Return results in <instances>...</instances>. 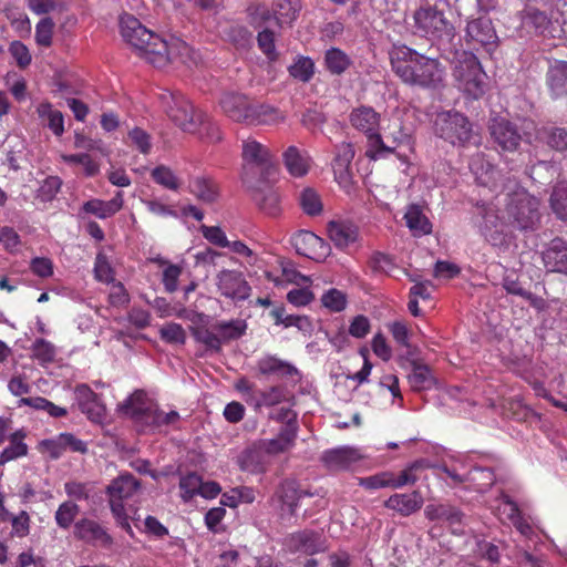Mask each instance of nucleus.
I'll list each match as a JSON object with an SVG mask.
<instances>
[{"mask_svg":"<svg viewBox=\"0 0 567 567\" xmlns=\"http://www.w3.org/2000/svg\"><path fill=\"white\" fill-rule=\"evenodd\" d=\"M121 34L131 44L138 55L155 68H164L174 60L189 55V45L176 38L171 41L146 29L135 17L124 16L121 18Z\"/></svg>","mask_w":567,"mask_h":567,"instance_id":"1","label":"nucleus"},{"mask_svg":"<svg viewBox=\"0 0 567 567\" xmlns=\"http://www.w3.org/2000/svg\"><path fill=\"white\" fill-rule=\"evenodd\" d=\"M394 74L405 84L436 89L445 76V68L436 58L426 56L405 44H394L389 52Z\"/></svg>","mask_w":567,"mask_h":567,"instance_id":"2","label":"nucleus"},{"mask_svg":"<svg viewBox=\"0 0 567 567\" xmlns=\"http://www.w3.org/2000/svg\"><path fill=\"white\" fill-rule=\"evenodd\" d=\"M457 87L473 100L481 99L487 90V75L477 56L467 51L458 54L454 68Z\"/></svg>","mask_w":567,"mask_h":567,"instance_id":"3","label":"nucleus"},{"mask_svg":"<svg viewBox=\"0 0 567 567\" xmlns=\"http://www.w3.org/2000/svg\"><path fill=\"white\" fill-rule=\"evenodd\" d=\"M349 121L354 130L367 137V157L377 159L382 152H391L392 148L388 147L380 134L381 115L372 106L361 105L353 109L349 115Z\"/></svg>","mask_w":567,"mask_h":567,"instance_id":"4","label":"nucleus"},{"mask_svg":"<svg viewBox=\"0 0 567 567\" xmlns=\"http://www.w3.org/2000/svg\"><path fill=\"white\" fill-rule=\"evenodd\" d=\"M414 33L431 41L451 42L455 28L442 10L435 6H424L413 14Z\"/></svg>","mask_w":567,"mask_h":567,"instance_id":"5","label":"nucleus"},{"mask_svg":"<svg viewBox=\"0 0 567 567\" xmlns=\"http://www.w3.org/2000/svg\"><path fill=\"white\" fill-rule=\"evenodd\" d=\"M434 133L452 145L462 147L468 145L474 137L473 124L468 117L455 110L436 114Z\"/></svg>","mask_w":567,"mask_h":567,"instance_id":"6","label":"nucleus"},{"mask_svg":"<svg viewBox=\"0 0 567 567\" xmlns=\"http://www.w3.org/2000/svg\"><path fill=\"white\" fill-rule=\"evenodd\" d=\"M505 212L508 225L520 231L535 230L540 221L539 202L526 192L513 194Z\"/></svg>","mask_w":567,"mask_h":567,"instance_id":"7","label":"nucleus"},{"mask_svg":"<svg viewBox=\"0 0 567 567\" xmlns=\"http://www.w3.org/2000/svg\"><path fill=\"white\" fill-rule=\"evenodd\" d=\"M241 156L245 162L244 183L246 173L250 178H255L257 172L260 173V178H269L276 173L269 148L255 138L248 137L243 142Z\"/></svg>","mask_w":567,"mask_h":567,"instance_id":"8","label":"nucleus"},{"mask_svg":"<svg viewBox=\"0 0 567 567\" xmlns=\"http://www.w3.org/2000/svg\"><path fill=\"white\" fill-rule=\"evenodd\" d=\"M164 99H168L166 113L184 132L195 133L200 130L204 118V112L194 107V105L181 93H169Z\"/></svg>","mask_w":567,"mask_h":567,"instance_id":"9","label":"nucleus"},{"mask_svg":"<svg viewBox=\"0 0 567 567\" xmlns=\"http://www.w3.org/2000/svg\"><path fill=\"white\" fill-rule=\"evenodd\" d=\"M488 132L495 148L502 153L518 151L523 141L517 125L503 116H494L489 120Z\"/></svg>","mask_w":567,"mask_h":567,"instance_id":"10","label":"nucleus"},{"mask_svg":"<svg viewBox=\"0 0 567 567\" xmlns=\"http://www.w3.org/2000/svg\"><path fill=\"white\" fill-rule=\"evenodd\" d=\"M269 178H250L246 173L245 185L251 192V198L259 209L271 217L280 214V197L278 192L268 183Z\"/></svg>","mask_w":567,"mask_h":567,"instance_id":"11","label":"nucleus"},{"mask_svg":"<svg viewBox=\"0 0 567 567\" xmlns=\"http://www.w3.org/2000/svg\"><path fill=\"white\" fill-rule=\"evenodd\" d=\"M465 41L467 44L482 47L492 52L497 47L498 37L489 17L481 16L467 21L465 28Z\"/></svg>","mask_w":567,"mask_h":567,"instance_id":"12","label":"nucleus"},{"mask_svg":"<svg viewBox=\"0 0 567 567\" xmlns=\"http://www.w3.org/2000/svg\"><path fill=\"white\" fill-rule=\"evenodd\" d=\"M290 243L297 254L318 262L324 261L331 252L330 244L310 230H298Z\"/></svg>","mask_w":567,"mask_h":567,"instance_id":"13","label":"nucleus"},{"mask_svg":"<svg viewBox=\"0 0 567 567\" xmlns=\"http://www.w3.org/2000/svg\"><path fill=\"white\" fill-rule=\"evenodd\" d=\"M140 487V481L132 474H123L114 478L106 487L111 512L124 509L125 502L133 498Z\"/></svg>","mask_w":567,"mask_h":567,"instance_id":"14","label":"nucleus"},{"mask_svg":"<svg viewBox=\"0 0 567 567\" xmlns=\"http://www.w3.org/2000/svg\"><path fill=\"white\" fill-rule=\"evenodd\" d=\"M74 396L80 411L92 422H101L105 416V405L101 395L87 384L81 383L74 388Z\"/></svg>","mask_w":567,"mask_h":567,"instance_id":"15","label":"nucleus"},{"mask_svg":"<svg viewBox=\"0 0 567 567\" xmlns=\"http://www.w3.org/2000/svg\"><path fill=\"white\" fill-rule=\"evenodd\" d=\"M217 287L223 296L233 300H246L251 290L241 272L228 269L217 275Z\"/></svg>","mask_w":567,"mask_h":567,"instance_id":"16","label":"nucleus"},{"mask_svg":"<svg viewBox=\"0 0 567 567\" xmlns=\"http://www.w3.org/2000/svg\"><path fill=\"white\" fill-rule=\"evenodd\" d=\"M74 535L80 540L103 548H111L114 543L107 530L100 523L90 518H82L75 523Z\"/></svg>","mask_w":567,"mask_h":567,"instance_id":"17","label":"nucleus"},{"mask_svg":"<svg viewBox=\"0 0 567 567\" xmlns=\"http://www.w3.org/2000/svg\"><path fill=\"white\" fill-rule=\"evenodd\" d=\"M219 105L231 121L248 124L254 103L246 95L234 92L225 93Z\"/></svg>","mask_w":567,"mask_h":567,"instance_id":"18","label":"nucleus"},{"mask_svg":"<svg viewBox=\"0 0 567 567\" xmlns=\"http://www.w3.org/2000/svg\"><path fill=\"white\" fill-rule=\"evenodd\" d=\"M41 447L49 453L53 460L60 458L65 452L86 453V443L78 439L72 433H60L53 439H47L41 442Z\"/></svg>","mask_w":567,"mask_h":567,"instance_id":"19","label":"nucleus"},{"mask_svg":"<svg viewBox=\"0 0 567 567\" xmlns=\"http://www.w3.org/2000/svg\"><path fill=\"white\" fill-rule=\"evenodd\" d=\"M323 465L330 471L349 470L353 464L362 460L358 449L350 446H340L326 450L320 457Z\"/></svg>","mask_w":567,"mask_h":567,"instance_id":"20","label":"nucleus"},{"mask_svg":"<svg viewBox=\"0 0 567 567\" xmlns=\"http://www.w3.org/2000/svg\"><path fill=\"white\" fill-rule=\"evenodd\" d=\"M508 221L503 220L493 209H485L481 233L484 238L494 247L504 246L507 243Z\"/></svg>","mask_w":567,"mask_h":567,"instance_id":"21","label":"nucleus"},{"mask_svg":"<svg viewBox=\"0 0 567 567\" xmlns=\"http://www.w3.org/2000/svg\"><path fill=\"white\" fill-rule=\"evenodd\" d=\"M327 234L340 250H346L359 239L358 226L348 220H330L327 224Z\"/></svg>","mask_w":567,"mask_h":567,"instance_id":"22","label":"nucleus"},{"mask_svg":"<svg viewBox=\"0 0 567 567\" xmlns=\"http://www.w3.org/2000/svg\"><path fill=\"white\" fill-rule=\"evenodd\" d=\"M423 504L424 498L419 489L411 493H395L383 503L384 507L399 513L403 517L419 512Z\"/></svg>","mask_w":567,"mask_h":567,"instance_id":"23","label":"nucleus"},{"mask_svg":"<svg viewBox=\"0 0 567 567\" xmlns=\"http://www.w3.org/2000/svg\"><path fill=\"white\" fill-rule=\"evenodd\" d=\"M236 463L240 471L250 474H262L267 470L265 453L258 442H254L244 449L238 454Z\"/></svg>","mask_w":567,"mask_h":567,"instance_id":"24","label":"nucleus"},{"mask_svg":"<svg viewBox=\"0 0 567 567\" xmlns=\"http://www.w3.org/2000/svg\"><path fill=\"white\" fill-rule=\"evenodd\" d=\"M523 25L529 30H533L535 34L546 35L549 33L551 28V17L547 9H540L539 7L528 3L522 12Z\"/></svg>","mask_w":567,"mask_h":567,"instance_id":"25","label":"nucleus"},{"mask_svg":"<svg viewBox=\"0 0 567 567\" xmlns=\"http://www.w3.org/2000/svg\"><path fill=\"white\" fill-rule=\"evenodd\" d=\"M543 261L548 271L567 274V243L554 238L543 251Z\"/></svg>","mask_w":567,"mask_h":567,"instance_id":"26","label":"nucleus"},{"mask_svg":"<svg viewBox=\"0 0 567 567\" xmlns=\"http://www.w3.org/2000/svg\"><path fill=\"white\" fill-rule=\"evenodd\" d=\"M354 146L351 143H341L337 146L332 169L336 181L346 185L351 181V164L354 157Z\"/></svg>","mask_w":567,"mask_h":567,"instance_id":"27","label":"nucleus"},{"mask_svg":"<svg viewBox=\"0 0 567 567\" xmlns=\"http://www.w3.org/2000/svg\"><path fill=\"white\" fill-rule=\"evenodd\" d=\"M290 544L292 550L310 556L326 550V543L321 534L310 529L293 533L290 536Z\"/></svg>","mask_w":567,"mask_h":567,"instance_id":"28","label":"nucleus"},{"mask_svg":"<svg viewBox=\"0 0 567 567\" xmlns=\"http://www.w3.org/2000/svg\"><path fill=\"white\" fill-rule=\"evenodd\" d=\"M546 84L551 99L567 97V61H555L549 65Z\"/></svg>","mask_w":567,"mask_h":567,"instance_id":"29","label":"nucleus"},{"mask_svg":"<svg viewBox=\"0 0 567 567\" xmlns=\"http://www.w3.org/2000/svg\"><path fill=\"white\" fill-rule=\"evenodd\" d=\"M256 369L261 375H276L278 378L292 377L297 373V369L292 364L275 355L260 358L257 361Z\"/></svg>","mask_w":567,"mask_h":567,"instance_id":"30","label":"nucleus"},{"mask_svg":"<svg viewBox=\"0 0 567 567\" xmlns=\"http://www.w3.org/2000/svg\"><path fill=\"white\" fill-rule=\"evenodd\" d=\"M284 163L290 175L305 176L310 168V156L296 146H289L284 153Z\"/></svg>","mask_w":567,"mask_h":567,"instance_id":"31","label":"nucleus"},{"mask_svg":"<svg viewBox=\"0 0 567 567\" xmlns=\"http://www.w3.org/2000/svg\"><path fill=\"white\" fill-rule=\"evenodd\" d=\"M286 120V114L269 104H254L249 125H275Z\"/></svg>","mask_w":567,"mask_h":567,"instance_id":"32","label":"nucleus"},{"mask_svg":"<svg viewBox=\"0 0 567 567\" xmlns=\"http://www.w3.org/2000/svg\"><path fill=\"white\" fill-rule=\"evenodd\" d=\"M189 192L204 203H214L219 195L217 183L207 176H196L189 182Z\"/></svg>","mask_w":567,"mask_h":567,"instance_id":"33","label":"nucleus"},{"mask_svg":"<svg viewBox=\"0 0 567 567\" xmlns=\"http://www.w3.org/2000/svg\"><path fill=\"white\" fill-rule=\"evenodd\" d=\"M278 496L281 502V511L293 516L299 506L302 494L296 481L286 480L279 487Z\"/></svg>","mask_w":567,"mask_h":567,"instance_id":"34","label":"nucleus"},{"mask_svg":"<svg viewBox=\"0 0 567 567\" xmlns=\"http://www.w3.org/2000/svg\"><path fill=\"white\" fill-rule=\"evenodd\" d=\"M406 226L414 236L427 235L432 231V224L429 218L423 214L422 208L416 204L408 206L404 214Z\"/></svg>","mask_w":567,"mask_h":567,"instance_id":"35","label":"nucleus"},{"mask_svg":"<svg viewBox=\"0 0 567 567\" xmlns=\"http://www.w3.org/2000/svg\"><path fill=\"white\" fill-rule=\"evenodd\" d=\"M412 371L409 374V383L413 391H424L435 384V378L427 364L412 361Z\"/></svg>","mask_w":567,"mask_h":567,"instance_id":"36","label":"nucleus"},{"mask_svg":"<svg viewBox=\"0 0 567 567\" xmlns=\"http://www.w3.org/2000/svg\"><path fill=\"white\" fill-rule=\"evenodd\" d=\"M151 404L146 402V394L142 390L131 394L122 405L124 414L128 415L136 422H142L150 410Z\"/></svg>","mask_w":567,"mask_h":567,"instance_id":"37","label":"nucleus"},{"mask_svg":"<svg viewBox=\"0 0 567 567\" xmlns=\"http://www.w3.org/2000/svg\"><path fill=\"white\" fill-rule=\"evenodd\" d=\"M25 436L27 433L23 430H18L8 437L9 445L0 453V464L3 465L28 454Z\"/></svg>","mask_w":567,"mask_h":567,"instance_id":"38","label":"nucleus"},{"mask_svg":"<svg viewBox=\"0 0 567 567\" xmlns=\"http://www.w3.org/2000/svg\"><path fill=\"white\" fill-rule=\"evenodd\" d=\"M301 9L300 0H274L272 13L278 24L291 23Z\"/></svg>","mask_w":567,"mask_h":567,"instance_id":"39","label":"nucleus"},{"mask_svg":"<svg viewBox=\"0 0 567 567\" xmlns=\"http://www.w3.org/2000/svg\"><path fill=\"white\" fill-rule=\"evenodd\" d=\"M544 143L549 150L566 154L567 153V128L563 126H547L540 130Z\"/></svg>","mask_w":567,"mask_h":567,"instance_id":"40","label":"nucleus"},{"mask_svg":"<svg viewBox=\"0 0 567 567\" xmlns=\"http://www.w3.org/2000/svg\"><path fill=\"white\" fill-rule=\"evenodd\" d=\"M285 400V390L281 385H274L267 390H257L255 396L249 399L250 406L256 411L262 406H274Z\"/></svg>","mask_w":567,"mask_h":567,"instance_id":"41","label":"nucleus"},{"mask_svg":"<svg viewBox=\"0 0 567 567\" xmlns=\"http://www.w3.org/2000/svg\"><path fill=\"white\" fill-rule=\"evenodd\" d=\"M351 64L350 56L339 48H330L324 53V65L332 75L343 74Z\"/></svg>","mask_w":567,"mask_h":567,"instance_id":"42","label":"nucleus"},{"mask_svg":"<svg viewBox=\"0 0 567 567\" xmlns=\"http://www.w3.org/2000/svg\"><path fill=\"white\" fill-rule=\"evenodd\" d=\"M298 203L302 212L309 217H317L323 212L321 196L315 188H303L298 196Z\"/></svg>","mask_w":567,"mask_h":567,"instance_id":"43","label":"nucleus"},{"mask_svg":"<svg viewBox=\"0 0 567 567\" xmlns=\"http://www.w3.org/2000/svg\"><path fill=\"white\" fill-rule=\"evenodd\" d=\"M37 113L40 118L48 121V127L56 136L64 133V117L62 112L54 110L50 102H42L37 107Z\"/></svg>","mask_w":567,"mask_h":567,"instance_id":"44","label":"nucleus"},{"mask_svg":"<svg viewBox=\"0 0 567 567\" xmlns=\"http://www.w3.org/2000/svg\"><path fill=\"white\" fill-rule=\"evenodd\" d=\"M213 329L218 332L223 343L241 338L246 332L247 323L240 319L218 321L213 326Z\"/></svg>","mask_w":567,"mask_h":567,"instance_id":"45","label":"nucleus"},{"mask_svg":"<svg viewBox=\"0 0 567 567\" xmlns=\"http://www.w3.org/2000/svg\"><path fill=\"white\" fill-rule=\"evenodd\" d=\"M549 205L557 218L567 221V182H558L553 187Z\"/></svg>","mask_w":567,"mask_h":567,"instance_id":"46","label":"nucleus"},{"mask_svg":"<svg viewBox=\"0 0 567 567\" xmlns=\"http://www.w3.org/2000/svg\"><path fill=\"white\" fill-rule=\"evenodd\" d=\"M179 420V414L176 411L164 412L151 405L144 420L141 422L152 429H161L164 425H172Z\"/></svg>","mask_w":567,"mask_h":567,"instance_id":"47","label":"nucleus"},{"mask_svg":"<svg viewBox=\"0 0 567 567\" xmlns=\"http://www.w3.org/2000/svg\"><path fill=\"white\" fill-rule=\"evenodd\" d=\"M368 267L374 275H390L396 268V265L391 255L373 251L368 259Z\"/></svg>","mask_w":567,"mask_h":567,"instance_id":"48","label":"nucleus"},{"mask_svg":"<svg viewBox=\"0 0 567 567\" xmlns=\"http://www.w3.org/2000/svg\"><path fill=\"white\" fill-rule=\"evenodd\" d=\"M32 358L35 359L41 364L51 363L54 361L56 355L55 346L43 339H35L31 346Z\"/></svg>","mask_w":567,"mask_h":567,"instance_id":"49","label":"nucleus"},{"mask_svg":"<svg viewBox=\"0 0 567 567\" xmlns=\"http://www.w3.org/2000/svg\"><path fill=\"white\" fill-rule=\"evenodd\" d=\"M155 261L159 266H166L163 271L162 282L165 290L169 293H173L177 290L178 287V278L182 275V267L178 265L169 264L167 260L163 258H156Z\"/></svg>","mask_w":567,"mask_h":567,"instance_id":"50","label":"nucleus"},{"mask_svg":"<svg viewBox=\"0 0 567 567\" xmlns=\"http://www.w3.org/2000/svg\"><path fill=\"white\" fill-rule=\"evenodd\" d=\"M289 74L303 83L309 82L315 74V63L308 56H299L297 61L289 66Z\"/></svg>","mask_w":567,"mask_h":567,"instance_id":"51","label":"nucleus"},{"mask_svg":"<svg viewBox=\"0 0 567 567\" xmlns=\"http://www.w3.org/2000/svg\"><path fill=\"white\" fill-rule=\"evenodd\" d=\"M153 181L169 190H177L181 186L175 173L165 165H158L151 172Z\"/></svg>","mask_w":567,"mask_h":567,"instance_id":"52","label":"nucleus"},{"mask_svg":"<svg viewBox=\"0 0 567 567\" xmlns=\"http://www.w3.org/2000/svg\"><path fill=\"white\" fill-rule=\"evenodd\" d=\"M321 303L331 312H341L348 303L347 295L337 288H330L321 296Z\"/></svg>","mask_w":567,"mask_h":567,"instance_id":"53","label":"nucleus"},{"mask_svg":"<svg viewBox=\"0 0 567 567\" xmlns=\"http://www.w3.org/2000/svg\"><path fill=\"white\" fill-rule=\"evenodd\" d=\"M194 339L203 343L206 349L219 352L221 350V338H219L218 332H214L206 327H197L193 329L192 332Z\"/></svg>","mask_w":567,"mask_h":567,"instance_id":"54","label":"nucleus"},{"mask_svg":"<svg viewBox=\"0 0 567 567\" xmlns=\"http://www.w3.org/2000/svg\"><path fill=\"white\" fill-rule=\"evenodd\" d=\"M79 512L80 508L75 503L70 501L63 502L55 512L56 525L63 529L70 528Z\"/></svg>","mask_w":567,"mask_h":567,"instance_id":"55","label":"nucleus"},{"mask_svg":"<svg viewBox=\"0 0 567 567\" xmlns=\"http://www.w3.org/2000/svg\"><path fill=\"white\" fill-rule=\"evenodd\" d=\"M62 161L69 164H79L84 167L85 175L95 176L100 171V165L87 153L62 155Z\"/></svg>","mask_w":567,"mask_h":567,"instance_id":"56","label":"nucleus"},{"mask_svg":"<svg viewBox=\"0 0 567 567\" xmlns=\"http://www.w3.org/2000/svg\"><path fill=\"white\" fill-rule=\"evenodd\" d=\"M54 25L53 20L49 17L37 23L34 39L38 45L49 48L52 44Z\"/></svg>","mask_w":567,"mask_h":567,"instance_id":"57","label":"nucleus"},{"mask_svg":"<svg viewBox=\"0 0 567 567\" xmlns=\"http://www.w3.org/2000/svg\"><path fill=\"white\" fill-rule=\"evenodd\" d=\"M179 488L184 501L192 499L199 494L202 488V477L196 473H188L181 477Z\"/></svg>","mask_w":567,"mask_h":567,"instance_id":"58","label":"nucleus"},{"mask_svg":"<svg viewBox=\"0 0 567 567\" xmlns=\"http://www.w3.org/2000/svg\"><path fill=\"white\" fill-rule=\"evenodd\" d=\"M358 484L368 491L386 487L391 488L392 484H390V471H383L367 477H359Z\"/></svg>","mask_w":567,"mask_h":567,"instance_id":"59","label":"nucleus"},{"mask_svg":"<svg viewBox=\"0 0 567 567\" xmlns=\"http://www.w3.org/2000/svg\"><path fill=\"white\" fill-rule=\"evenodd\" d=\"M94 277L97 281L110 284L114 281V270L103 254H97L94 262Z\"/></svg>","mask_w":567,"mask_h":567,"instance_id":"60","label":"nucleus"},{"mask_svg":"<svg viewBox=\"0 0 567 567\" xmlns=\"http://www.w3.org/2000/svg\"><path fill=\"white\" fill-rule=\"evenodd\" d=\"M9 53L14 59L19 69L23 70L31 64V53L28 47L21 41H12L9 45Z\"/></svg>","mask_w":567,"mask_h":567,"instance_id":"61","label":"nucleus"},{"mask_svg":"<svg viewBox=\"0 0 567 567\" xmlns=\"http://www.w3.org/2000/svg\"><path fill=\"white\" fill-rule=\"evenodd\" d=\"M194 134H198L202 138H206L210 143H217L223 140L219 126L206 113H204L200 130Z\"/></svg>","mask_w":567,"mask_h":567,"instance_id":"62","label":"nucleus"},{"mask_svg":"<svg viewBox=\"0 0 567 567\" xmlns=\"http://www.w3.org/2000/svg\"><path fill=\"white\" fill-rule=\"evenodd\" d=\"M470 481L477 483V491L484 492L495 482L494 472L491 468L474 467L470 472Z\"/></svg>","mask_w":567,"mask_h":567,"instance_id":"63","label":"nucleus"},{"mask_svg":"<svg viewBox=\"0 0 567 567\" xmlns=\"http://www.w3.org/2000/svg\"><path fill=\"white\" fill-rule=\"evenodd\" d=\"M162 340L167 343L184 344L186 340V333L179 323L171 322L162 327L159 330Z\"/></svg>","mask_w":567,"mask_h":567,"instance_id":"64","label":"nucleus"}]
</instances>
